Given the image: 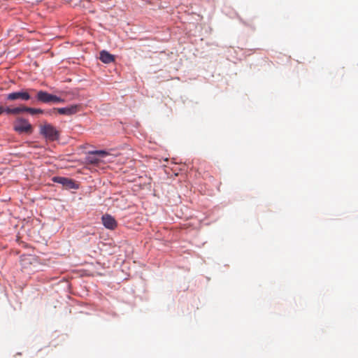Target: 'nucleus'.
<instances>
[{
  "label": "nucleus",
  "instance_id": "nucleus-1",
  "mask_svg": "<svg viewBox=\"0 0 358 358\" xmlns=\"http://www.w3.org/2000/svg\"><path fill=\"white\" fill-rule=\"evenodd\" d=\"M40 131L45 138L50 141H54L59 138V132L50 124H45L41 126Z\"/></svg>",
  "mask_w": 358,
  "mask_h": 358
},
{
  "label": "nucleus",
  "instance_id": "nucleus-14",
  "mask_svg": "<svg viewBox=\"0 0 358 358\" xmlns=\"http://www.w3.org/2000/svg\"><path fill=\"white\" fill-rule=\"evenodd\" d=\"M3 112L6 113L7 114H13L12 108H6V109H3Z\"/></svg>",
  "mask_w": 358,
  "mask_h": 358
},
{
  "label": "nucleus",
  "instance_id": "nucleus-8",
  "mask_svg": "<svg viewBox=\"0 0 358 358\" xmlns=\"http://www.w3.org/2000/svg\"><path fill=\"white\" fill-rule=\"evenodd\" d=\"M100 59L105 64H109L114 61V56L106 50L100 52Z\"/></svg>",
  "mask_w": 358,
  "mask_h": 358
},
{
  "label": "nucleus",
  "instance_id": "nucleus-15",
  "mask_svg": "<svg viewBox=\"0 0 358 358\" xmlns=\"http://www.w3.org/2000/svg\"><path fill=\"white\" fill-rule=\"evenodd\" d=\"M3 113V108L0 106V115H1Z\"/></svg>",
  "mask_w": 358,
  "mask_h": 358
},
{
  "label": "nucleus",
  "instance_id": "nucleus-13",
  "mask_svg": "<svg viewBox=\"0 0 358 358\" xmlns=\"http://www.w3.org/2000/svg\"><path fill=\"white\" fill-rule=\"evenodd\" d=\"M13 114L17 115L25 112V106H20L12 108Z\"/></svg>",
  "mask_w": 358,
  "mask_h": 358
},
{
  "label": "nucleus",
  "instance_id": "nucleus-2",
  "mask_svg": "<svg viewBox=\"0 0 358 358\" xmlns=\"http://www.w3.org/2000/svg\"><path fill=\"white\" fill-rule=\"evenodd\" d=\"M36 99L38 101L48 103L50 102L61 103L64 102V100L55 95L48 93L45 91H38L36 94Z\"/></svg>",
  "mask_w": 358,
  "mask_h": 358
},
{
  "label": "nucleus",
  "instance_id": "nucleus-10",
  "mask_svg": "<svg viewBox=\"0 0 358 358\" xmlns=\"http://www.w3.org/2000/svg\"><path fill=\"white\" fill-rule=\"evenodd\" d=\"M90 154L92 155H96L99 157H101V158L105 157L107 155H108V153L105 150H94V151L90 152Z\"/></svg>",
  "mask_w": 358,
  "mask_h": 358
},
{
  "label": "nucleus",
  "instance_id": "nucleus-5",
  "mask_svg": "<svg viewBox=\"0 0 358 358\" xmlns=\"http://www.w3.org/2000/svg\"><path fill=\"white\" fill-rule=\"evenodd\" d=\"M31 98L28 92L26 91H20L15 92L7 94L6 99L8 101H15L17 99H21L23 101L29 100Z\"/></svg>",
  "mask_w": 358,
  "mask_h": 358
},
{
  "label": "nucleus",
  "instance_id": "nucleus-4",
  "mask_svg": "<svg viewBox=\"0 0 358 358\" xmlns=\"http://www.w3.org/2000/svg\"><path fill=\"white\" fill-rule=\"evenodd\" d=\"M52 181L57 183H59L62 185L64 187H65L67 189H77L78 185L75 183V182L69 179L68 178L64 177H54L52 178Z\"/></svg>",
  "mask_w": 358,
  "mask_h": 358
},
{
  "label": "nucleus",
  "instance_id": "nucleus-9",
  "mask_svg": "<svg viewBox=\"0 0 358 358\" xmlns=\"http://www.w3.org/2000/svg\"><path fill=\"white\" fill-rule=\"evenodd\" d=\"M25 112H28L31 115H36L43 113V110L40 108H34L25 106Z\"/></svg>",
  "mask_w": 358,
  "mask_h": 358
},
{
  "label": "nucleus",
  "instance_id": "nucleus-12",
  "mask_svg": "<svg viewBox=\"0 0 358 358\" xmlns=\"http://www.w3.org/2000/svg\"><path fill=\"white\" fill-rule=\"evenodd\" d=\"M87 159L91 164H96L99 162V159L96 157V155H92L90 153Z\"/></svg>",
  "mask_w": 358,
  "mask_h": 358
},
{
  "label": "nucleus",
  "instance_id": "nucleus-7",
  "mask_svg": "<svg viewBox=\"0 0 358 358\" xmlns=\"http://www.w3.org/2000/svg\"><path fill=\"white\" fill-rule=\"evenodd\" d=\"M80 105H72L69 107L57 108V112L61 115H71L80 110Z\"/></svg>",
  "mask_w": 358,
  "mask_h": 358
},
{
  "label": "nucleus",
  "instance_id": "nucleus-11",
  "mask_svg": "<svg viewBox=\"0 0 358 358\" xmlns=\"http://www.w3.org/2000/svg\"><path fill=\"white\" fill-rule=\"evenodd\" d=\"M34 258L31 255L24 256L22 258L21 262L24 266H26L28 263L31 264L32 260H34Z\"/></svg>",
  "mask_w": 358,
  "mask_h": 358
},
{
  "label": "nucleus",
  "instance_id": "nucleus-6",
  "mask_svg": "<svg viewBox=\"0 0 358 358\" xmlns=\"http://www.w3.org/2000/svg\"><path fill=\"white\" fill-rule=\"evenodd\" d=\"M103 226L108 229H114L116 228L117 223L115 219L108 214H105L101 217Z\"/></svg>",
  "mask_w": 358,
  "mask_h": 358
},
{
  "label": "nucleus",
  "instance_id": "nucleus-3",
  "mask_svg": "<svg viewBox=\"0 0 358 358\" xmlns=\"http://www.w3.org/2000/svg\"><path fill=\"white\" fill-rule=\"evenodd\" d=\"M14 130L20 134H31L32 126L27 120L20 118L14 124Z\"/></svg>",
  "mask_w": 358,
  "mask_h": 358
}]
</instances>
